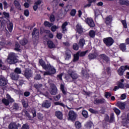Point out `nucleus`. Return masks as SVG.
<instances>
[{
  "instance_id": "nucleus-1",
  "label": "nucleus",
  "mask_w": 129,
  "mask_h": 129,
  "mask_svg": "<svg viewBox=\"0 0 129 129\" xmlns=\"http://www.w3.org/2000/svg\"><path fill=\"white\" fill-rule=\"evenodd\" d=\"M19 59L17 58L16 53L11 52L9 54L7 58V62L9 64H16Z\"/></svg>"
},
{
  "instance_id": "nucleus-2",
  "label": "nucleus",
  "mask_w": 129,
  "mask_h": 129,
  "mask_svg": "<svg viewBox=\"0 0 129 129\" xmlns=\"http://www.w3.org/2000/svg\"><path fill=\"white\" fill-rule=\"evenodd\" d=\"M48 70L47 72H44L43 75H52V74H55L56 73V69L54 67L51 66L50 64H47L46 70Z\"/></svg>"
},
{
  "instance_id": "nucleus-3",
  "label": "nucleus",
  "mask_w": 129,
  "mask_h": 129,
  "mask_svg": "<svg viewBox=\"0 0 129 129\" xmlns=\"http://www.w3.org/2000/svg\"><path fill=\"white\" fill-rule=\"evenodd\" d=\"M104 43L107 46V47H110L114 43V40L111 37H107L103 40Z\"/></svg>"
},
{
  "instance_id": "nucleus-4",
  "label": "nucleus",
  "mask_w": 129,
  "mask_h": 129,
  "mask_svg": "<svg viewBox=\"0 0 129 129\" xmlns=\"http://www.w3.org/2000/svg\"><path fill=\"white\" fill-rule=\"evenodd\" d=\"M128 69L129 70V66H121L120 68H119L117 70V73L119 76H122L123 75V73L125 70Z\"/></svg>"
},
{
  "instance_id": "nucleus-5",
  "label": "nucleus",
  "mask_w": 129,
  "mask_h": 129,
  "mask_svg": "<svg viewBox=\"0 0 129 129\" xmlns=\"http://www.w3.org/2000/svg\"><path fill=\"white\" fill-rule=\"evenodd\" d=\"M77 117V114L73 110H71L69 112V120L74 121Z\"/></svg>"
},
{
  "instance_id": "nucleus-6",
  "label": "nucleus",
  "mask_w": 129,
  "mask_h": 129,
  "mask_svg": "<svg viewBox=\"0 0 129 129\" xmlns=\"http://www.w3.org/2000/svg\"><path fill=\"white\" fill-rule=\"evenodd\" d=\"M7 98L8 100L6 99H3L2 100L3 103H4L5 105H9V104H10V102H14V101H15V100H13V99L12 98V97H11V96L9 94L7 95Z\"/></svg>"
},
{
  "instance_id": "nucleus-7",
  "label": "nucleus",
  "mask_w": 129,
  "mask_h": 129,
  "mask_svg": "<svg viewBox=\"0 0 129 129\" xmlns=\"http://www.w3.org/2000/svg\"><path fill=\"white\" fill-rule=\"evenodd\" d=\"M50 93L52 95H55L57 93V88L55 85H51L49 89Z\"/></svg>"
},
{
  "instance_id": "nucleus-8",
  "label": "nucleus",
  "mask_w": 129,
  "mask_h": 129,
  "mask_svg": "<svg viewBox=\"0 0 129 129\" xmlns=\"http://www.w3.org/2000/svg\"><path fill=\"white\" fill-rule=\"evenodd\" d=\"M86 23L88 24V25L90 27H94L95 24H94V22H93V20L91 18H88L86 19Z\"/></svg>"
},
{
  "instance_id": "nucleus-9",
  "label": "nucleus",
  "mask_w": 129,
  "mask_h": 129,
  "mask_svg": "<svg viewBox=\"0 0 129 129\" xmlns=\"http://www.w3.org/2000/svg\"><path fill=\"white\" fill-rule=\"evenodd\" d=\"M8 83V81L4 77L0 78V86H6Z\"/></svg>"
},
{
  "instance_id": "nucleus-10",
  "label": "nucleus",
  "mask_w": 129,
  "mask_h": 129,
  "mask_svg": "<svg viewBox=\"0 0 129 129\" xmlns=\"http://www.w3.org/2000/svg\"><path fill=\"white\" fill-rule=\"evenodd\" d=\"M116 106L119 107L120 109H124L125 108V103L122 102H117L116 104Z\"/></svg>"
},
{
  "instance_id": "nucleus-11",
  "label": "nucleus",
  "mask_w": 129,
  "mask_h": 129,
  "mask_svg": "<svg viewBox=\"0 0 129 129\" xmlns=\"http://www.w3.org/2000/svg\"><path fill=\"white\" fill-rule=\"evenodd\" d=\"M32 34L33 38H36V37L37 40L39 39V30L37 29L34 28Z\"/></svg>"
},
{
  "instance_id": "nucleus-12",
  "label": "nucleus",
  "mask_w": 129,
  "mask_h": 129,
  "mask_svg": "<svg viewBox=\"0 0 129 129\" xmlns=\"http://www.w3.org/2000/svg\"><path fill=\"white\" fill-rule=\"evenodd\" d=\"M112 21V17L111 16H109L105 19V22L106 25H110Z\"/></svg>"
},
{
  "instance_id": "nucleus-13",
  "label": "nucleus",
  "mask_w": 129,
  "mask_h": 129,
  "mask_svg": "<svg viewBox=\"0 0 129 129\" xmlns=\"http://www.w3.org/2000/svg\"><path fill=\"white\" fill-rule=\"evenodd\" d=\"M42 107H45V108H49L51 106V102L48 101H45L43 102L42 104Z\"/></svg>"
},
{
  "instance_id": "nucleus-14",
  "label": "nucleus",
  "mask_w": 129,
  "mask_h": 129,
  "mask_svg": "<svg viewBox=\"0 0 129 129\" xmlns=\"http://www.w3.org/2000/svg\"><path fill=\"white\" fill-rule=\"evenodd\" d=\"M11 78L12 80H18L19 79V75L16 73H12L11 74Z\"/></svg>"
},
{
  "instance_id": "nucleus-15",
  "label": "nucleus",
  "mask_w": 129,
  "mask_h": 129,
  "mask_svg": "<svg viewBox=\"0 0 129 129\" xmlns=\"http://www.w3.org/2000/svg\"><path fill=\"white\" fill-rule=\"evenodd\" d=\"M47 45H48V47L50 48V49H53L54 48H56V45H55L53 42V41L51 40L47 41Z\"/></svg>"
},
{
  "instance_id": "nucleus-16",
  "label": "nucleus",
  "mask_w": 129,
  "mask_h": 129,
  "mask_svg": "<svg viewBox=\"0 0 129 129\" xmlns=\"http://www.w3.org/2000/svg\"><path fill=\"white\" fill-rule=\"evenodd\" d=\"M55 116L59 119H62V118H63V114L62 113V112L60 111H55Z\"/></svg>"
},
{
  "instance_id": "nucleus-17",
  "label": "nucleus",
  "mask_w": 129,
  "mask_h": 129,
  "mask_svg": "<svg viewBox=\"0 0 129 129\" xmlns=\"http://www.w3.org/2000/svg\"><path fill=\"white\" fill-rule=\"evenodd\" d=\"M97 56H98L97 53L95 52L94 53H90L88 55V57L90 60H92L93 59H95V58H96Z\"/></svg>"
},
{
  "instance_id": "nucleus-18",
  "label": "nucleus",
  "mask_w": 129,
  "mask_h": 129,
  "mask_svg": "<svg viewBox=\"0 0 129 129\" xmlns=\"http://www.w3.org/2000/svg\"><path fill=\"white\" fill-rule=\"evenodd\" d=\"M39 63L41 65V66H42V67L43 68V69H45V70H47V67H48V64H46L44 60H43L42 59H40L39 60Z\"/></svg>"
},
{
  "instance_id": "nucleus-19",
  "label": "nucleus",
  "mask_w": 129,
  "mask_h": 129,
  "mask_svg": "<svg viewBox=\"0 0 129 129\" xmlns=\"http://www.w3.org/2000/svg\"><path fill=\"white\" fill-rule=\"evenodd\" d=\"M129 121V113L127 114V118L126 119H124L122 120V124L124 125V126H125V125H127Z\"/></svg>"
},
{
  "instance_id": "nucleus-20",
  "label": "nucleus",
  "mask_w": 129,
  "mask_h": 129,
  "mask_svg": "<svg viewBox=\"0 0 129 129\" xmlns=\"http://www.w3.org/2000/svg\"><path fill=\"white\" fill-rule=\"evenodd\" d=\"M24 75L26 78H29V77H32V71L26 70L25 72Z\"/></svg>"
},
{
  "instance_id": "nucleus-21",
  "label": "nucleus",
  "mask_w": 129,
  "mask_h": 129,
  "mask_svg": "<svg viewBox=\"0 0 129 129\" xmlns=\"http://www.w3.org/2000/svg\"><path fill=\"white\" fill-rule=\"evenodd\" d=\"M79 45L81 48H83V46L85 45V40H84V38H81L79 40Z\"/></svg>"
},
{
  "instance_id": "nucleus-22",
  "label": "nucleus",
  "mask_w": 129,
  "mask_h": 129,
  "mask_svg": "<svg viewBox=\"0 0 129 129\" xmlns=\"http://www.w3.org/2000/svg\"><path fill=\"white\" fill-rule=\"evenodd\" d=\"M100 59L101 60H104V61H105L106 62H107L108 61V57L105 55V54H101L99 56Z\"/></svg>"
},
{
  "instance_id": "nucleus-23",
  "label": "nucleus",
  "mask_w": 129,
  "mask_h": 129,
  "mask_svg": "<svg viewBox=\"0 0 129 129\" xmlns=\"http://www.w3.org/2000/svg\"><path fill=\"white\" fill-rule=\"evenodd\" d=\"M77 32L79 33V34H81V33H83V29H82L81 25H80V24H78L77 25Z\"/></svg>"
},
{
  "instance_id": "nucleus-24",
  "label": "nucleus",
  "mask_w": 129,
  "mask_h": 129,
  "mask_svg": "<svg viewBox=\"0 0 129 129\" xmlns=\"http://www.w3.org/2000/svg\"><path fill=\"white\" fill-rule=\"evenodd\" d=\"M119 48L122 52L125 51L126 50V46H125V44L124 43H121L119 45Z\"/></svg>"
},
{
  "instance_id": "nucleus-25",
  "label": "nucleus",
  "mask_w": 129,
  "mask_h": 129,
  "mask_svg": "<svg viewBox=\"0 0 129 129\" xmlns=\"http://www.w3.org/2000/svg\"><path fill=\"white\" fill-rule=\"evenodd\" d=\"M9 129H18V126H17V124H16V123H11L10 124L9 126Z\"/></svg>"
},
{
  "instance_id": "nucleus-26",
  "label": "nucleus",
  "mask_w": 129,
  "mask_h": 129,
  "mask_svg": "<svg viewBox=\"0 0 129 129\" xmlns=\"http://www.w3.org/2000/svg\"><path fill=\"white\" fill-rule=\"evenodd\" d=\"M119 4L120 5H125V6H129V1L127 0H119Z\"/></svg>"
},
{
  "instance_id": "nucleus-27",
  "label": "nucleus",
  "mask_w": 129,
  "mask_h": 129,
  "mask_svg": "<svg viewBox=\"0 0 129 129\" xmlns=\"http://www.w3.org/2000/svg\"><path fill=\"white\" fill-rule=\"evenodd\" d=\"M14 4L15 6V7L18 9V10H21V5H20V3L17 1H15L14 2Z\"/></svg>"
},
{
  "instance_id": "nucleus-28",
  "label": "nucleus",
  "mask_w": 129,
  "mask_h": 129,
  "mask_svg": "<svg viewBox=\"0 0 129 129\" xmlns=\"http://www.w3.org/2000/svg\"><path fill=\"white\" fill-rule=\"evenodd\" d=\"M79 60V52H77L76 54L74 55V61L76 62Z\"/></svg>"
},
{
  "instance_id": "nucleus-29",
  "label": "nucleus",
  "mask_w": 129,
  "mask_h": 129,
  "mask_svg": "<svg viewBox=\"0 0 129 129\" xmlns=\"http://www.w3.org/2000/svg\"><path fill=\"white\" fill-rule=\"evenodd\" d=\"M68 25V24L67 23V22H64L62 26H61V28L62 30V33H65V32H66L67 29H66V26H67Z\"/></svg>"
},
{
  "instance_id": "nucleus-30",
  "label": "nucleus",
  "mask_w": 129,
  "mask_h": 129,
  "mask_svg": "<svg viewBox=\"0 0 129 129\" xmlns=\"http://www.w3.org/2000/svg\"><path fill=\"white\" fill-rule=\"evenodd\" d=\"M71 76L73 79H77L78 78V76L77 75V74L75 73V72H73L72 74H71Z\"/></svg>"
},
{
  "instance_id": "nucleus-31",
  "label": "nucleus",
  "mask_w": 129,
  "mask_h": 129,
  "mask_svg": "<svg viewBox=\"0 0 129 129\" xmlns=\"http://www.w3.org/2000/svg\"><path fill=\"white\" fill-rule=\"evenodd\" d=\"M20 44H21V45H27V44H28V40L26 38L23 39L22 40L20 41Z\"/></svg>"
},
{
  "instance_id": "nucleus-32",
  "label": "nucleus",
  "mask_w": 129,
  "mask_h": 129,
  "mask_svg": "<svg viewBox=\"0 0 129 129\" xmlns=\"http://www.w3.org/2000/svg\"><path fill=\"white\" fill-rule=\"evenodd\" d=\"M7 28L9 32H12L13 31V23H10L7 25Z\"/></svg>"
},
{
  "instance_id": "nucleus-33",
  "label": "nucleus",
  "mask_w": 129,
  "mask_h": 129,
  "mask_svg": "<svg viewBox=\"0 0 129 129\" xmlns=\"http://www.w3.org/2000/svg\"><path fill=\"white\" fill-rule=\"evenodd\" d=\"M82 114L84 117H85V118H87V117H88V113L87 111L83 110L82 111Z\"/></svg>"
},
{
  "instance_id": "nucleus-34",
  "label": "nucleus",
  "mask_w": 129,
  "mask_h": 129,
  "mask_svg": "<svg viewBox=\"0 0 129 129\" xmlns=\"http://www.w3.org/2000/svg\"><path fill=\"white\" fill-rule=\"evenodd\" d=\"M89 36L91 38H94L95 36V32L93 30H91L89 32Z\"/></svg>"
},
{
  "instance_id": "nucleus-35",
  "label": "nucleus",
  "mask_w": 129,
  "mask_h": 129,
  "mask_svg": "<svg viewBox=\"0 0 129 129\" xmlns=\"http://www.w3.org/2000/svg\"><path fill=\"white\" fill-rule=\"evenodd\" d=\"M88 52V50H86L85 51H81V52H78V53H79V56L81 57H82L83 56H85L86 54V53Z\"/></svg>"
},
{
  "instance_id": "nucleus-36",
  "label": "nucleus",
  "mask_w": 129,
  "mask_h": 129,
  "mask_svg": "<svg viewBox=\"0 0 129 129\" xmlns=\"http://www.w3.org/2000/svg\"><path fill=\"white\" fill-rule=\"evenodd\" d=\"M16 74H21V73H22V71L21 70V69L19 68H17L15 69V73Z\"/></svg>"
},
{
  "instance_id": "nucleus-37",
  "label": "nucleus",
  "mask_w": 129,
  "mask_h": 129,
  "mask_svg": "<svg viewBox=\"0 0 129 129\" xmlns=\"http://www.w3.org/2000/svg\"><path fill=\"white\" fill-rule=\"evenodd\" d=\"M105 102V100L100 99V100H96L95 101V103H104Z\"/></svg>"
},
{
  "instance_id": "nucleus-38",
  "label": "nucleus",
  "mask_w": 129,
  "mask_h": 129,
  "mask_svg": "<svg viewBox=\"0 0 129 129\" xmlns=\"http://www.w3.org/2000/svg\"><path fill=\"white\" fill-rule=\"evenodd\" d=\"M52 25H53L52 24L50 23L48 21H45L44 22V26H45V27H48L49 28H50V27H52Z\"/></svg>"
},
{
  "instance_id": "nucleus-39",
  "label": "nucleus",
  "mask_w": 129,
  "mask_h": 129,
  "mask_svg": "<svg viewBox=\"0 0 129 129\" xmlns=\"http://www.w3.org/2000/svg\"><path fill=\"white\" fill-rule=\"evenodd\" d=\"M15 50L16 51H20V44H19V43H18V42H16Z\"/></svg>"
},
{
  "instance_id": "nucleus-40",
  "label": "nucleus",
  "mask_w": 129,
  "mask_h": 129,
  "mask_svg": "<svg viewBox=\"0 0 129 129\" xmlns=\"http://www.w3.org/2000/svg\"><path fill=\"white\" fill-rule=\"evenodd\" d=\"M113 110L114 112H115L116 114H117V115H119V114H120V110L117 109V108H114Z\"/></svg>"
},
{
  "instance_id": "nucleus-41",
  "label": "nucleus",
  "mask_w": 129,
  "mask_h": 129,
  "mask_svg": "<svg viewBox=\"0 0 129 129\" xmlns=\"http://www.w3.org/2000/svg\"><path fill=\"white\" fill-rule=\"evenodd\" d=\"M54 104L55 105H60V106H62V107H65V105L61 102H56L54 103Z\"/></svg>"
},
{
  "instance_id": "nucleus-42",
  "label": "nucleus",
  "mask_w": 129,
  "mask_h": 129,
  "mask_svg": "<svg viewBox=\"0 0 129 129\" xmlns=\"http://www.w3.org/2000/svg\"><path fill=\"white\" fill-rule=\"evenodd\" d=\"M70 15L71 16H72V17H74V16L76 15V10L75 9L72 10V11H71Z\"/></svg>"
},
{
  "instance_id": "nucleus-43",
  "label": "nucleus",
  "mask_w": 129,
  "mask_h": 129,
  "mask_svg": "<svg viewBox=\"0 0 129 129\" xmlns=\"http://www.w3.org/2000/svg\"><path fill=\"white\" fill-rule=\"evenodd\" d=\"M75 126L76 127H77V128H79V127H81V123H80V122L79 121H76L75 122Z\"/></svg>"
},
{
  "instance_id": "nucleus-44",
  "label": "nucleus",
  "mask_w": 129,
  "mask_h": 129,
  "mask_svg": "<svg viewBox=\"0 0 129 129\" xmlns=\"http://www.w3.org/2000/svg\"><path fill=\"white\" fill-rule=\"evenodd\" d=\"M121 23L125 29H126L127 28V25H126V21L125 20H122Z\"/></svg>"
},
{
  "instance_id": "nucleus-45",
  "label": "nucleus",
  "mask_w": 129,
  "mask_h": 129,
  "mask_svg": "<svg viewBox=\"0 0 129 129\" xmlns=\"http://www.w3.org/2000/svg\"><path fill=\"white\" fill-rule=\"evenodd\" d=\"M59 27L58 26H53L51 28V30L52 31V32H56V30Z\"/></svg>"
},
{
  "instance_id": "nucleus-46",
  "label": "nucleus",
  "mask_w": 129,
  "mask_h": 129,
  "mask_svg": "<svg viewBox=\"0 0 129 129\" xmlns=\"http://www.w3.org/2000/svg\"><path fill=\"white\" fill-rule=\"evenodd\" d=\"M78 45L77 43H74L73 45V49L74 50H77L79 49Z\"/></svg>"
},
{
  "instance_id": "nucleus-47",
  "label": "nucleus",
  "mask_w": 129,
  "mask_h": 129,
  "mask_svg": "<svg viewBox=\"0 0 129 129\" xmlns=\"http://www.w3.org/2000/svg\"><path fill=\"white\" fill-rule=\"evenodd\" d=\"M3 15L5 18H10V14L9 13L4 12Z\"/></svg>"
},
{
  "instance_id": "nucleus-48",
  "label": "nucleus",
  "mask_w": 129,
  "mask_h": 129,
  "mask_svg": "<svg viewBox=\"0 0 129 129\" xmlns=\"http://www.w3.org/2000/svg\"><path fill=\"white\" fill-rule=\"evenodd\" d=\"M60 89H61L62 92L63 93V94H66V92L65 91V90L64 89V85H60Z\"/></svg>"
},
{
  "instance_id": "nucleus-49",
  "label": "nucleus",
  "mask_w": 129,
  "mask_h": 129,
  "mask_svg": "<svg viewBox=\"0 0 129 129\" xmlns=\"http://www.w3.org/2000/svg\"><path fill=\"white\" fill-rule=\"evenodd\" d=\"M29 125L28 124H24L22 127V129H29Z\"/></svg>"
},
{
  "instance_id": "nucleus-50",
  "label": "nucleus",
  "mask_w": 129,
  "mask_h": 129,
  "mask_svg": "<svg viewBox=\"0 0 129 129\" xmlns=\"http://www.w3.org/2000/svg\"><path fill=\"white\" fill-rule=\"evenodd\" d=\"M50 22H54L55 21V16L53 15H51L50 17Z\"/></svg>"
},
{
  "instance_id": "nucleus-51",
  "label": "nucleus",
  "mask_w": 129,
  "mask_h": 129,
  "mask_svg": "<svg viewBox=\"0 0 129 129\" xmlns=\"http://www.w3.org/2000/svg\"><path fill=\"white\" fill-rule=\"evenodd\" d=\"M105 96L106 97V98H109V97L111 96V94H110V93L106 92L105 93Z\"/></svg>"
},
{
  "instance_id": "nucleus-52",
  "label": "nucleus",
  "mask_w": 129,
  "mask_h": 129,
  "mask_svg": "<svg viewBox=\"0 0 129 129\" xmlns=\"http://www.w3.org/2000/svg\"><path fill=\"white\" fill-rule=\"evenodd\" d=\"M4 10H7L8 9V3H7L6 1H4Z\"/></svg>"
},
{
  "instance_id": "nucleus-53",
  "label": "nucleus",
  "mask_w": 129,
  "mask_h": 129,
  "mask_svg": "<svg viewBox=\"0 0 129 129\" xmlns=\"http://www.w3.org/2000/svg\"><path fill=\"white\" fill-rule=\"evenodd\" d=\"M13 109H18L19 108V105L17 103H14L13 106Z\"/></svg>"
},
{
  "instance_id": "nucleus-54",
  "label": "nucleus",
  "mask_w": 129,
  "mask_h": 129,
  "mask_svg": "<svg viewBox=\"0 0 129 129\" xmlns=\"http://www.w3.org/2000/svg\"><path fill=\"white\" fill-rule=\"evenodd\" d=\"M22 104H23L24 107H28V103L25 101H22Z\"/></svg>"
},
{
  "instance_id": "nucleus-55",
  "label": "nucleus",
  "mask_w": 129,
  "mask_h": 129,
  "mask_svg": "<svg viewBox=\"0 0 129 129\" xmlns=\"http://www.w3.org/2000/svg\"><path fill=\"white\" fill-rule=\"evenodd\" d=\"M56 37H57V39H59V40H61V39H62V34L57 33Z\"/></svg>"
},
{
  "instance_id": "nucleus-56",
  "label": "nucleus",
  "mask_w": 129,
  "mask_h": 129,
  "mask_svg": "<svg viewBox=\"0 0 129 129\" xmlns=\"http://www.w3.org/2000/svg\"><path fill=\"white\" fill-rule=\"evenodd\" d=\"M24 15L26 16V17H29V10H26L24 11Z\"/></svg>"
},
{
  "instance_id": "nucleus-57",
  "label": "nucleus",
  "mask_w": 129,
  "mask_h": 129,
  "mask_svg": "<svg viewBox=\"0 0 129 129\" xmlns=\"http://www.w3.org/2000/svg\"><path fill=\"white\" fill-rule=\"evenodd\" d=\"M61 97V96L60 95H57L54 97V100L58 101L59 99H60V98Z\"/></svg>"
},
{
  "instance_id": "nucleus-58",
  "label": "nucleus",
  "mask_w": 129,
  "mask_h": 129,
  "mask_svg": "<svg viewBox=\"0 0 129 129\" xmlns=\"http://www.w3.org/2000/svg\"><path fill=\"white\" fill-rule=\"evenodd\" d=\"M89 110V111H90V112H92V113H97V111H95V110H93V109L92 108H90Z\"/></svg>"
},
{
  "instance_id": "nucleus-59",
  "label": "nucleus",
  "mask_w": 129,
  "mask_h": 129,
  "mask_svg": "<svg viewBox=\"0 0 129 129\" xmlns=\"http://www.w3.org/2000/svg\"><path fill=\"white\" fill-rule=\"evenodd\" d=\"M35 78L36 80H40V79H41V77L40 75H37L35 76Z\"/></svg>"
},
{
  "instance_id": "nucleus-60",
  "label": "nucleus",
  "mask_w": 129,
  "mask_h": 129,
  "mask_svg": "<svg viewBox=\"0 0 129 129\" xmlns=\"http://www.w3.org/2000/svg\"><path fill=\"white\" fill-rule=\"evenodd\" d=\"M118 87H119V88H124V85H123V84L121 83H120L118 84Z\"/></svg>"
},
{
  "instance_id": "nucleus-61",
  "label": "nucleus",
  "mask_w": 129,
  "mask_h": 129,
  "mask_svg": "<svg viewBox=\"0 0 129 129\" xmlns=\"http://www.w3.org/2000/svg\"><path fill=\"white\" fill-rule=\"evenodd\" d=\"M70 58H71V54H67V55L66 56V60H69V59H70Z\"/></svg>"
},
{
  "instance_id": "nucleus-62",
  "label": "nucleus",
  "mask_w": 129,
  "mask_h": 129,
  "mask_svg": "<svg viewBox=\"0 0 129 129\" xmlns=\"http://www.w3.org/2000/svg\"><path fill=\"white\" fill-rule=\"evenodd\" d=\"M42 3V1L41 0H38L36 2H35V5L36 6H39V5H41V3Z\"/></svg>"
},
{
  "instance_id": "nucleus-63",
  "label": "nucleus",
  "mask_w": 129,
  "mask_h": 129,
  "mask_svg": "<svg viewBox=\"0 0 129 129\" xmlns=\"http://www.w3.org/2000/svg\"><path fill=\"white\" fill-rule=\"evenodd\" d=\"M63 76V74H60V75H57V79L59 80H62V76Z\"/></svg>"
},
{
  "instance_id": "nucleus-64",
  "label": "nucleus",
  "mask_w": 129,
  "mask_h": 129,
  "mask_svg": "<svg viewBox=\"0 0 129 129\" xmlns=\"http://www.w3.org/2000/svg\"><path fill=\"white\" fill-rule=\"evenodd\" d=\"M38 118L39 119H43V115L42 114H38Z\"/></svg>"
}]
</instances>
